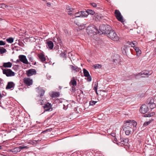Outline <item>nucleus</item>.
Here are the masks:
<instances>
[{
	"label": "nucleus",
	"instance_id": "nucleus-1",
	"mask_svg": "<svg viewBox=\"0 0 156 156\" xmlns=\"http://www.w3.org/2000/svg\"><path fill=\"white\" fill-rule=\"evenodd\" d=\"M125 123H129L124 125L122 127L126 135L128 136L133 132V127H136L137 123L133 120L126 121H125Z\"/></svg>",
	"mask_w": 156,
	"mask_h": 156
},
{
	"label": "nucleus",
	"instance_id": "nucleus-2",
	"mask_svg": "<svg viewBox=\"0 0 156 156\" xmlns=\"http://www.w3.org/2000/svg\"><path fill=\"white\" fill-rule=\"evenodd\" d=\"M107 35L109 38L113 41H117L119 40V37L116 33L112 29L110 30Z\"/></svg>",
	"mask_w": 156,
	"mask_h": 156
},
{
	"label": "nucleus",
	"instance_id": "nucleus-3",
	"mask_svg": "<svg viewBox=\"0 0 156 156\" xmlns=\"http://www.w3.org/2000/svg\"><path fill=\"white\" fill-rule=\"evenodd\" d=\"M68 105V102L62 98L59 99V108L60 109L66 110Z\"/></svg>",
	"mask_w": 156,
	"mask_h": 156
},
{
	"label": "nucleus",
	"instance_id": "nucleus-4",
	"mask_svg": "<svg viewBox=\"0 0 156 156\" xmlns=\"http://www.w3.org/2000/svg\"><path fill=\"white\" fill-rule=\"evenodd\" d=\"M154 100L152 98H148L146 101V104L151 109H153L156 107V105L154 103Z\"/></svg>",
	"mask_w": 156,
	"mask_h": 156
},
{
	"label": "nucleus",
	"instance_id": "nucleus-5",
	"mask_svg": "<svg viewBox=\"0 0 156 156\" xmlns=\"http://www.w3.org/2000/svg\"><path fill=\"white\" fill-rule=\"evenodd\" d=\"M3 70V73L5 74L7 76H12L15 75V73L13 72L10 69H2Z\"/></svg>",
	"mask_w": 156,
	"mask_h": 156
},
{
	"label": "nucleus",
	"instance_id": "nucleus-6",
	"mask_svg": "<svg viewBox=\"0 0 156 156\" xmlns=\"http://www.w3.org/2000/svg\"><path fill=\"white\" fill-rule=\"evenodd\" d=\"M115 14L116 18L118 21L121 22H124L122 16L121 15L120 11L116 9L115 10Z\"/></svg>",
	"mask_w": 156,
	"mask_h": 156
},
{
	"label": "nucleus",
	"instance_id": "nucleus-7",
	"mask_svg": "<svg viewBox=\"0 0 156 156\" xmlns=\"http://www.w3.org/2000/svg\"><path fill=\"white\" fill-rule=\"evenodd\" d=\"M129 140L128 138H124L120 137V139L118 140V142L116 144L118 145H127L128 144Z\"/></svg>",
	"mask_w": 156,
	"mask_h": 156
},
{
	"label": "nucleus",
	"instance_id": "nucleus-8",
	"mask_svg": "<svg viewBox=\"0 0 156 156\" xmlns=\"http://www.w3.org/2000/svg\"><path fill=\"white\" fill-rule=\"evenodd\" d=\"M52 105L51 103L48 102H47L45 104H44L43 106L44 109L45 111H51L52 110V108L51 107Z\"/></svg>",
	"mask_w": 156,
	"mask_h": 156
},
{
	"label": "nucleus",
	"instance_id": "nucleus-9",
	"mask_svg": "<svg viewBox=\"0 0 156 156\" xmlns=\"http://www.w3.org/2000/svg\"><path fill=\"white\" fill-rule=\"evenodd\" d=\"M113 62H114V64L117 65L118 64H121L122 61L120 59V57L118 55H116L113 57Z\"/></svg>",
	"mask_w": 156,
	"mask_h": 156
},
{
	"label": "nucleus",
	"instance_id": "nucleus-10",
	"mask_svg": "<svg viewBox=\"0 0 156 156\" xmlns=\"http://www.w3.org/2000/svg\"><path fill=\"white\" fill-rule=\"evenodd\" d=\"M148 106H147L145 104H143L140 107V111L143 114L147 112L149 110Z\"/></svg>",
	"mask_w": 156,
	"mask_h": 156
},
{
	"label": "nucleus",
	"instance_id": "nucleus-11",
	"mask_svg": "<svg viewBox=\"0 0 156 156\" xmlns=\"http://www.w3.org/2000/svg\"><path fill=\"white\" fill-rule=\"evenodd\" d=\"M83 73L84 76L87 77V80L88 82H90L91 81L92 78L90 75L88 71L85 69H83Z\"/></svg>",
	"mask_w": 156,
	"mask_h": 156
},
{
	"label": "nucleus",
	"instance_id": "nucleus-12",
	"mask_svg": "<svg viewBox=\"0 0 156 156\" xmlns=\"http://www.w3.org/2000/svg\"><path fill=\"white\" fill-rule=\"evenodd\" d=\"M19 60L23 63L25 64H28L29 63L28 62L26 56L23 55H20L19 56Z\"/></svg>",
	"mask_w": 156,
	"mask_h": 156
},
{
	"label": "nucleus",
	"instance_id": "nucleus-13",
	"mask_svg": "<svg viewBox=\"0 0 156 156\" xmlns=\"http://www.w3.org/2000/svg\"><path fill=\"white\" fill-rule=\"evenodd\" d=\"M149 72L147 70H144L143 71L141 72L140 73H139L138 74H136L135 75V77L136 79H137L138 78V76H140L141 77H145L143 75L147 76L149 75Z\"/></svg>",
	"mask_w": 156,
	"mask_h": 156
},
{
	"label": "nucleus",
	"instance_id": "nucleus-14",
	"mask_svg": "<svg viewBox=\"0 0 156 156\" xmlns=\"http://www.w3.org/2000/svg\"><path fill=\"white\" fill-rule=\"evenodd\" d=\"M26 74L28 76H31L36 74V71L34 69H30L26 71Z\"/></svg>",
	"mask_w": 156,
	"mask_h": 156
},
{
	"label": "nucleus",
	"instance_id": "nucleus-15",
	"mask_svg": "<svg viewBox=\"0 0 156 156\" xmlns=\"http://www.w3.org/2000/svg\"><path fill=\"white\" fill-rule=\"evenodd\" d=\"M37 56L40 59L41 62L43 63H45L46 60V58L45 55L43 54V53H41L38 54Z\"/></svg>",
	"mask_w": 156,
	"mask_h": 156
},
{
	"label": "nucleus",
	"instance_id": "nucleus-16",
	"mask_svg": "<svg viewBox=\"0 0 156 156\" xmlns=\"http://www.w3.org/2000/svg\"><path fill=\"white\" fill-rule=\"evenodd\" d=\"M23 81L24 83L27 86H30L32 85L33 83L32 80L28 78H24Z\"/></svg>",
	"mask_w": 156,
	"mask_h": 156
},
{
	"label": "nucleus",
	"instance_id": "nucleus-17",
	"mask_svg": "<svg viewBox=\"0 0 156 156\" xmlns=\"http://www.w3.org/2000/svg\"><path fill=\"white\" fill-rule=\"evenodd\" d=\"M15 86V84L13 82H9L8 83L6 87V89L7 90L13 88Z\"/></svg>",
	"mask_w": 156,
	"mask_h": 156
},
{
	"label": "nucleus",
	"instance_id": "nucleus-18",
	"mask_svg": "<svg viewBox=\"0 0 156 156\" xmlns=\"http://www.w3.org/2000/svg\"><path fill=\"white\" fill-rule=\"evenodd\" d=\"M70 68L71 69L72 71H74L76 72H79L80 70V68L78 67L77 66L74 65H70Z\"/></svg>",
	"mask_w": 156,
	"mask_h": 156
},
{
	"label": "nucleus",
	"instance_id": "nucleus-19",
	"mask_svg": "<svg viewBox=\"0 0 156 156\" xmlns=\"http://www.w3.org/2000/svg\"><path fill=\"white\" fill-rule=\"evenodd\" d=\"M62 41L60 39H59V44L61 47L60 50L59 51H60L61 53L64 52L65 51H67V50L65 47L62 46V44L61 43Z\"/></svg>",
	"mask_w": 156,
	"mask_h": 156
},
{
	"label": "nucleus",
	"instance_id": "nucleus-20",
	"mask_svg": "<svg viewBox=\"0 0 156 156\" xmlns=\"http://www.w3.org/2000/svg\"><path fill=\"white\" fill-rule=\"evenodd\" d=\"M38 89V93L39 94L40 97L41 98L44 94L45 90L42 88L41 87H37Z\"/></svg>",
	"mask_w": 156,
	"mask_h": 156
},
{
	"label": "nucleus",
	"instance_id": "nucleus-21",
	"mask_svg": "<svg viewBox=\"0 0 156 156\" xmlns=\"http://www.w3.org/2000/svg\"><path fill=\"white\" fill-rule=\"evenodd\" d=\"M66 9L67 10H68L67 12V13L68 14L70 15L71 16L73 15L72 13V12L73 10H74V9L72 8H71L69 6H66Z\"/></svg>",
	"mask_w": 156,
	"mask_h": 156
},
{
	"label": "nucleus",
	"instance_id": "nucleus-22",
	"mask_svg": "<svg viewBox=\"0 0 156 156\" xmlns=\"http://www.w3.org/2000/svg\"><path fill=\"white\" fill-rule=\"evenodd\" d=\"M47 47L50 49H52L54 46V44L53 42L51 41H49L47 42Z\"/></svg>",
	"mask_w": 156,
	"mask_h": 156
},
{
	"label": "nucleus",
	"instance_id": "nucleus-23",
	"mask_svg": "<svg viewBox=\"0 0 156 156\" xmlns=\"http://www.w3.org/2000/svg\"><path fill=\"white\" fill-rule=\"evenodd\" d=\"M106 30L105 32H104V34H107L108 33H109V32L110 31V30H112V28L111 27L108 25H106Z\"/></svg>",
	"mask_w": 156,
	"mask_h": 156
},
{
	"label": "nucleus",
	"instance_id": "nucleus-24",
	"mask_svg": "<svg viewBox=\"0 0 156 156\" xmlns=\"http://www.w3.org/2000/svg\"><path fill=\"white\" fill-rule=\"evenodd\" d=\"M106 25L102 24L99 26V30L102 32V34H104V31L106 30Z\"/></svg>",
	"mask_w": 156,
	"mask_h": 156
},
{
	"label": "nucleus",
	"instance_id": "nucleus-25",
	"mask_svg": "<svg viewBox=\"0 0 156 156\" xmlns=\"http://www.w3.org/2000/svg\"><path fill=\"white\" fill-rule=\"evenodd\" d=\"M69 84L71 86L75 87L76 85L77 82L76 80L74 79H73L71 80Z\"/></svg>",
	"mask_w": 156,
	"mask_h": 156
},
{
	"label": "nucleus",
	"instance_id": "nucleus-26",
	"mask_svg": "<svg viewBox=\"0 0 156 156\" xmlns=\"http://www.w3.org/2000/svg\"><path fill=\"white\" fill-rule=\"evenodd\" d=\"M12 66V63L10 62H5L3 63V66L5 68H10Z\"/></svg>",
	"mask_w": 156,
	"mask_h": 156
},
{
	"label": "nucleus",
	"instance_id": "nucleus-27",
	"mask_svg": "<svg viewBox=\"0 0 156 156\" xmlns=\"http://www.w3.org/2000/svg\"><path fill=\"white\" fill-rule=\"evenodd\" d=\"M19 149L18 147H16L14 148H12L10 150V151L12 152L14 154L17 153L18 152H19Z\"/></svg>",
	"mask_w": 156,
	"mask_h": 156
},
{
	"label": "nucleus",
	"instance_id": "nucleus-28",
	"mask_svg": "<svg viewBox=\"0 0 156 156\" xmlns=\"http://www.w3.org/2000/svg\"><path fill=\"white\" fill-rule=\"evenodd\" d=\"M134 48L136 52L137 55L138 56H139L141 54V51L139 48L138 47H135Z\"/></svg>",
	"mask_w": 156,
	"mask_h": 156
},
{
	"label": "nucleus",
	"instance_id": "nucleus-29",
	"mask_svg": "<svg viewBox=\"0 0 156 156\" xmlns=\"http://www.w3.org/2000/svg\"><path fill=\"white\" fill-rule=\"evenodd\" d=\"M86 12L87 14H88V15L89 14L93 15L95 13V12L94 10L90 9H87L86 11Z\"/></svg>",
	"mask_w": 156,
	"mask_h": 156
},
{
	"label": "nucleus",
	"instance_id": "nucleus-30",
	"mask_svg": "<svg viewBox=\"0 0 156 156\" xmlns=\"http://www.w3.org/2000/svg\"><path fill=\"white\" fill-rule=\"evenodd\" d=\"M50 96L52 98H55L58 96V92H52L51 94H50Z\"/></svg>",
	"mask_w": 156,
	"mask_h": 156
},
{
	"label": "nucleus",
	"instance_id": "nucleus-31",
	"mask_svg": "<svg viewBox=\"0 0 156 156\" xmlns=\"http://www.w3.org/2000/svg\"><path fill=\"white\" fill-rule=\"evenodd\" d=\"M92 67H93L95 69H100L101 68L102 66L101 64H97L93 65Z\"/></svg>",
	"mask_w": 156,
	"mask_h": 156
},
{
	"label": "nucleus",
	"instance_id": "nucleus-32",
	"mask_svg": "<svg viewBox=\"0 0 156 156\" xmlns=\"http://www.w3.org/2000/svg\"><path fill=\"white\" fill-rule=\"evenodd\" d=\"M127 49V47L126 45L122 48V51L123 54L124 55L126 54V50Z\"/></svg>",
	"mask_w": 156,
	"mask_h": 156
},
{
	"label": "nucleus",
	"instance_id": "nucleus-33",
	"mask_svg": "<svg viewBox=\"0 0 156 156\" xmlns=\"http://www.w3.org/2000/svg\"><path fill=\"white\" fill-rule=\"evenodd\" d=\"M67 53V51H65L64 52L61 53L60 54V56L63 58L66 59V54Z\"/></svg>",
	"mask_w": 156,
	"mask_h": 156
},
{
	"label": "nucleus",
	"instance_id": "nucleus-34",
	"mask_svg": "<svg viewBox=\"0 0 156 156\" xmlns=\"http://www.w3.org/2000/svg\"><path fill=\"white\" fill-rule=\"evenodd\" d=\"M74 17H73V18H74L76 17H81V11H79L77 12L74 15Z\"/></svg>",
	"mask_w": 156,
	"mask_h": 156
},
{
	"label": "nucleus",
	"instance_id": "nucleus-35",
	"mask_svg": "<svg viewBox=\"0 0 156 156\" xmlns=\"http://www.w3.org/2000/svg\"><path fill=\"white\" fill-rule=\"evenodd\" d=\"M6 41L10 43H12L14 41V39L12 37H9L6 39Z\"/></svg>",
	"mask_w": 156,
	"mask_h": 156
},
{
	"label": "nucleus",
	"instance_id": "nucleus-36",
	"mask_svg": "<svg viewBox=\"0 0 156 156\" xmlns=\"http://www.w3.org/2000/svg\"><path fill=\"white\" fill-rule=\"evenodd\" d=\"M81 11V17H86L88 16V14H86V11Z\"/></svg>",
	"mask_w": 156,
	"mask_h": 156
},
{
	"label": "nucleus",
	"instance_id": "nucleus-37",
	"mask_svg": "<svg viewBox=\"0 0 156 156\" xmlns=\"http://www.w3.org/2000/svg\"><path fill=\"white\" fill-rule=\"evenodd\" d=\"M6 52V50L5 49L2 47L0 48V53L1 54H3Z\"/></svg>",
	"mask_w": 156,
	"mask_h": 156
},
{
	"label": "nucleus",
	"instance_id": "nucleus-38",
	"mask_svg": "<svg viewBox=\"0 0 156 156\" xmlns=\"http://www.w3.org/2000/svg\"><path fill=\"white\" fill-rule=\"evenodd\" d=\"M37 104H39L41 105H44V103L43 100H38L37 101Z\"/></svg>",
	"mask_w": 156,
	"mask_h": 156
},
{
	"label": "nucleus",
	"instance_id": "nucleus-39",
	"mask_svg": "<svg viewBox=\"0 0 156 156\" xmlns=\"http://www.w3.org/2000/svg\"><path fill=\"white\" fill-rule=\"evenodd\" d=\"M98 87V83H95V84L94 85V86L93 87V89L94 90V91L97 92V87Z\"/></svg>",
	"mask_w": 156,
	"mask_h": 156
},
{
	"label": "nucleus",
	"instance_id": "nucleus-40",
	"mask_svg": "<svg viewBox=\"0 0 156 156\" xmlns=\"http://www.w3.org/2000/svg\"><path fill=\"white\" fill-rule=\"evenodd\" d=\"M28 58H29V60L31 62H32V64L34 65H35L36 64V62H34L33 60V58L32 57H28Z\"/></svg>",
	"mask_w": 156,
	"mask_h": 156
},
{
	"label": "nucleus",
	"instance_id": "nucleus-41",
	"mask_svg": "<svg viewBox=\"0 0 156 156\" xmlns=\"http://www.w3.org/2000/svg\"><path fill=\"white\" fill-rule=\"evenodd\" d=\"M151 122V120H150L147 122H146L143 124V127L146 126H147Z\"/></svg>",
	"mask_w": 156,
	"mask_h": 156
},
{
	"label": "nucleus",
	"instance_id": "nucleus-42",
	"mask_svg": "<svg viewBox=\"0 0 156 156\" xmlns=\"http://www.w3.org/2000/svg\"><path fill=\"white\" fill-rule=\"evenodd\" d=\"M154 114V113H150L147 114L145 115V117H151Z\"/></svg>",
	"mask_w": 156,
	"mask_h": 156
},
{
	"label": "nucleus",
	"instance_id": "nucleus-43",
	"mask_svg": "<svg viewBox=\"0 0 156 156\" xmlns=\"http://www.w3.org/2000/svg\"><path fill=\"white\" fill-rule=\"evenodd\" d=\"M97 102V101H91L90 102L89 104L90 105H95Z\"/></svg>",
	"mask_w": 156,
	"mask_h": 156
},
{
	"label": "nucleus",
	"instance_id": "nucleus-44",
	"mask_svg": "<svg viewBox=\"0 0 156 156\" xmlns=\"http://www.w3.org/2000/svg\"><path fill=\"white\" fill-rule=\"evenodd\" d=\"M27 147L26 146H20L19 147H17L18 149H19V152L20 151L23 149V148H26Z\"/></svg>",
	"mask_w": 156,
	"mask_h": 156
},
{
	"label": "nucleus",
	"instance_id": "nucleus-45",
	"mask_svg": "<svg viewBox=\"0 0 156 156\" xmlns=\"http://www.w3.org/2000/svg\"><path fill=\"white\" fill-rule=\"evenodd\" d=\"M90 5H91L94 8H96L97 6V5L94 2H91L90 3Z\"/></svg>",
	"mask_w": 156,
	"mask_h": 156
},
{
	"label": "nucleus",
	"instance_id": "nucleus-46",
	"mask_svg": "<svg viewBox=\"0 0 156 156\" xmlns=\"http://www.w3.org/2000/svg\"><path fill=\"white\" fill-rule=\"evenodd\" d=\"M6 5L3 3H0V8L3 9L6 8Z\"/></svg>",
	"mask_w": 156,
	"mask_h": 156
},
{
	"label": "nucleus",
	"instance_id": "nucleus-47",
	"mask_svg": "<svg viewBox=\"0 0 156 156\" xmlns=\"http://www.w3.org/2000/svg\"><path fill=\"white\" fill-rule=\"evenodd\" d=\"M97 9H100L101 10L103 9V7L101 6L100 5H97V6L96 8Z\"/></svg>",
	"mask_w": 156,
	"mask_h": 156
},
{
	"label": "nucleus",
	"instance_id": "nucleus-48",
	"mask_svg": "<svg viewBox=\"0 0 156 156\" xmlns=\"http://www.w3.org/2000/svg\"><path fill=\"white\" fill-rule=\"evenodd\" d=\"M5 44V42L2 41H0V45H4Z\"/></svg>",
	"mask_w": 156,
	"mask_h": 156
},
{
	"label": "nucleus",
	"instance_id": "nucleus-49",
	"mask_svg": "<svg viewBox=\"0 0 156 156\" xmlns=\"http://www.w3.org/2000/svg\"><path fill=\"white\" fill-rule=\"evenodd\" d=\"M12 8V7L10 6H9L6 5V8L8 10H10L11 9V8Z\"/></svg>",
	"mask_w": 156,
	"mask_h": 156
},
{
	"label": "nucleus",
	"instance_id": "nucleus-50",
	"mask_svg": "<svg viewBox=\"0 0 156 156\" xmlns=\"http://www.w3.org/2000/svg\"><path fill=\"white\" fill-rule=\"evenodd\" d=\"M59 156H66V154L62 153H59Z\"/></svg>",
	"mask_w": 156,
	"mask_h": 156
},
{
	"label": "nucleus",
	"instance_id": "nucleus-51",
	"mask_svg": "<svg viewBox=\"0 0 156 156\" xmlns=\"http://www.w3.org/2000/svg\"><path fill=\"white\" fill-rule=\"evenodd\" d=\"M78 108V107H76V108H74V111H75V112L77 113H79V112L78 111H77V109Z\"/></svg>",
	"mask_w": 156,
	"mask_h": 156
},
{
	"label": "nucleus",
	"instance_id": "nucleus-52",
	"mask_svg": "<svg viewBox=\"0 0 156 156\" xmlns=\"http://www.w3.org/2000/svg\"><path fill=\"white\" fill-rule=\"evenodd\" d=\"M72 91L74 92L75 91H76V88L74 86H72Z\"/></svg>",
	"mask_w": 156,
	"mask_h": 156
},
{
	"label": "nucleus",
	"instance_id": "nucleus-53",
	"mask_svg": "<svg viewBox=\"0 0 156 156\" xmlns=\"http://www.w3.org/2000/svg\"><path fill=\"white\" fill-rule=\"evenodd\" d=\"M90 154V153H87V154H83L81 156H87V155H89Z\"/></svg>",
	"mask_w": 156,
	"mask_h": 156
},
{
	"label": "nucleus",
	"instance_id": "nucleus-54",
	"mask_svg": "<svg viewBox=\"0 0 156 156\" xmlns=\"http://www.w3.org/2000/svg\"><path fill=\"white\" fill-rule=\"evenodd\" d=\"M114 141L116 142V143L118 142V140H117V139L115 137L114 138Z\"/></svg>",
	"mask_w": 156,
	"mask_h": 156
},
{
	"label": "nucleus",
	"instance_id": "nucleus-55",
	"mask_svg": "<svg viewBox=\"0 0 156 156\" xmlns=\"http://www.w3.org/2000/svg\"><path fill=\"white\" fill-rule=\"evenodd\" d=\"M41 140L39 139V140H34V141H36L37 143H38V142H39L41 141Z\"/></svg>",
	"mask_w": 156,
	"mask_h": 156
},
{
	"label": "nucleus",
	"instance_id": "nucleus-56",
	"mask_svg": "<svg viewBox=\"0 0 156 156\" xmlns=\"http://www.w3.org/2000/svg\"><path fill=\"white\" fill-rule=\"evenodd\" d=\"M64 31V32L65 34H66L68 33V31L67 30L65 29Z\"/></svg>",
	"mask_w": 156,
	"mask_h": 156
},
{
	"label": "nucleus",
	"instance_id": "nucleus-57",
	"mask_svg": "<svg viewBox=\"0 0 156 156\" xmlns=\"http://www.w3.org/2000/svg\"><path fill=\"white\" fill-rule=\"evenodd\" d=\"M136 42L135 41H134V42H132V44L133 45H135V44H136Z\"/></svg>",
	"mask_w": 156,
	"mask_h": 156
},
{
	"label": "nucleus",
	"instance_id": "nucleus-58",
	"mask_svg": "<svg viewBox=\"0 0 156 156\" xmlns=\"http://www.w3.org/2000/svg\"><path fill=\"white\" fill-rule=\"evenodd\" d=\"M51 117H52V116H49V117H48L47 118V120H49V119H50L51 118Z\"/></svg>",
	"mask_w": 156,
	"mask_h": 156
},
{
	"label": "nucleus",
	"instance_id": "nucleus-59",
	"mask_svg": "<svg viewBox=\"0 0 156 156\" xmlns=\"http://www.w3.org/2000/svg\"><path fill=\"white\" fill-rule=\"evenodd\" d=\"M111 135L112 136H115V134L114 133H112L111 134Z\"/></svg>",
	"mask_w": 156,
	"mask_h": 156
},
{
	"label": "nucleus",
	"instance_id": "nucleus-60",
	"mask_svg": "<svg viewBox=\"0 0 156 156\" xmlns=\"http://www.w3.org/2000/svg\"><path fill=\"white\" fill-rule=\"evenodd\" d=\"M82 27V29H84L85 28V25H83L82 26V27Z\"/></svg>",
	"mask_w": 156,
	"mask_h": 156
},
{
	"label": "nucleus",
	"instance_id": "nucleus-61",
	"mask_svg": "<svg viewBox=\"0 0 156 156\" xmlns=\"http://www.w3.org/2000/svg\"><path fill=\"white\" fill-rule=\"evenodd\" d=\"M51 5V4L50 2H48L47 3V5L48 6H50Z\"/></svg>",
	"mask_w": 156,
	"mask_h": 156
},
{
	"label": "nucleus",
	"instance_id": "nucleus-62",
	"mask_svg": "<svg viewBox=\"0 0 156 156\" xmlns=\"http://www.w3.org/2000/svg\"><path fill=\"white\" fill-rule=\"evenodd\" d=\"M18 122V121H17V120H16V121H15V122H13V125H14V123H16V122Z\"/></svg>",
	"mask_w": 156,
	"mask_h": 156
},
{
	"label": "nucleus",
	"instance_id": "nucleus-63",
	"mask_svg": "<svg viewBox=\"0 0 156 156\" xmlns=\"http://www.w3.org/2000/svg\"><path fill=\"white\" fill-rule=\"evenodd\" d=\"M3 148L1 146H0V150L2 149Z\"/></svg>",
	"mask_w": 156,
	"mask_h": 156
},
{
	"label": "nucleus",
	"instance_id": "nucleus-64",
	"mask_svg": "<svg viewBox=\"0 0 156 156\" xmlns=\"http://www.w3.org/2000/svg\"><path fill=\"white\" fill-rule=\"evenodd\" d=\"M154 51L156 54V47L155 48Z\"/></svg>",
	"mask_w": 156,
	"mask_h": 156
}]
</instances>
